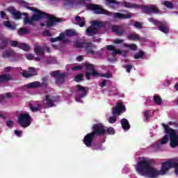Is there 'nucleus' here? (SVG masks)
Segmentation results:
<instances>
[{
    "label": "nucleus",
    "mask_w": 178,
    "mask_h": 178,
    "mask_svg": "<svg viewBox=\"0 0 178 178\" xmlns=\"http://www.w3.org/2000/svg\"><path fill=\"white\" fill-rule=\"evenodd\" d=\"M28 9L29 10H32L36 14H34L31 17H29L26 16L24 18V24H31V26H35V23L34 22H40L41 19H48L46 22V26L47 29L51 27H54L56 26L57 23H60L63 22V19L61 18L55 17L54 15H49V14L47 13H44L34 7H29Z\"/></svg>",
    "instance_id": "f257e3e1"
},
{
    "label": "nucleus",
    "mask_w": 178,
    "mask_h": 178,
    "mask_svg": "<svg viewBox=\"0 0 178 178\" xmlns=\"http://www.w3.org/2000/svg\"><path fill=\"white\" fill-rule=\"evenodd\" d=\"M92 132L88 134L83 138V144L88 147H92L93 151L101 149V146L99 145H92V141L96 136H104V134H106L105 127L102 124H95L92 127Z\"/></svg>",
    "instance_id": "f03ea898"
},
{
    "label": "nucleus",
    "mask_w": 178,
    "mask_h": 178,
    "mask_svg": "<svg viewBox=\"0 0 178 178\" xmlns=\"http://www.w3.org/2000/svg\"><path fill=\"white\" fill-rule=\"evenodd\" d=\"M87 8L90 10H94L95 15H106V16H113V19H119V20H125L126 19H131V17H133V14L131 13H128L127 14L112 13L105 10V8H101L99 5L97 4H88Z\"/></svg>",
    "instance_id": "7ed1b4c3"
},
{
    "label": "nucleus",
    "mask_w": 178,
    "mask_h": 178,
    "mask_svg": "<svg viewBox=\"0 0 178 178\" xmlns=\"http://www.w3.org/2000/svg\"><path fill=\"white\" fill-rule=\"evenodd\" d=\"M121 5L127 9H141L143 13H145L146 15H158V13H161V10H159L156 5L149 4L143 6L136 3H131L127 1H123Z\"/></svg>",
    "instance_id": "20e7f679"
},
{
    "label": "nucleus",
    "mask_w": 178,
    "mask_h": 178,
    "mask_svg": "<svg viewBox=\"0 0 178 178\" xmlns=\"http://www.w3.org/2000/svg\"><path fill=\"white\" fill-rule=\"evenodd\" d=\"M163 129L166 134L161 139V144H166L169 141L170 137V145L172 148H176L178 145V134L176 130L169 127V125L165 124H162Z\"/></svg>",
    "instance_id": "39448f33"
},
{
    "label": "nucleus",
    "mask_w": 178,
    "mask_h": 178,
    "mask_svg": "<svg viewBox=\"0 0 178 178\" xmlns=\"http://www.w3.org/2000/svg\"><path fill=\"white\" fill-rule=\"evenodd\" d=\"M123 112H126V106H124L123 101L120 100L116 103L115 106L113 107L111 111L113 116L109 118L108 122L111 124L116 123V120H118L116 117L120 116Z\"/></svg>",
    "instance_id": "423d86ee"
},
{
    "label": "nucleus",
    "mask_w": 178,
    "mask_h": 178,
    "mask_svg": "<svg viewBox=\"0 0 178 178\" xmlns=\"http://www.w3.org/2000/svg\"><path fill=\"white\" fill-rule=\"evenodd\" d=\"M86 67V70H90L91 72L87 71L86 72V77L87 80H91V77L90 76H92V77H106V79H111V73L107 72L106 74H99L97 70H95V67L92 64L86 63L85 64Z\"/></svg>",
    "instance_id": "0eeeda50"
},
{
    "label": "nucleus",
    "mask_w": 178,
    "mask_h": 178,
    "mask_svg": "<svg viewBox=\"0 0 178 178\" xmlns=\"http://www.w3.org/2000/svg\"><path fill=\"white\" fill-rule=\"evenodd\" d=\"M91 25L92 26H89L86 31V34L88 37H94V35L98 34V29L96 27H99V29H102V27H105L104 22L99 21H92L91 22Z\"/></svg>",
    "instance_id": "6e6552de"
},
{
    "label": "nucleus",
    "mask_w": 178,
    "mask_h": 178,
    "mask_svg": "<svg viewBox=\"0 0 178 178\" xmlns=\"http://www.w3.org/2000/svg\"><path fill=\"white\" fill-rule=\"evenodd\" d=\"M151 168V161L146 159L138 162L136 170L141 176H145Z\"/></svg>",
    "instance_id": "1a4fd4ad"
},
{
    "label": "nucleus",
    "mask_w": 178,
    "mask_h": 178,
    "mask_svg": "<svg viewBox=\"0 0 178 178\" xmlns=\"http://www.w3.org/2000/svg\"><path fill=\"white\" fill-rule=\"evenodd\" d=\"M148 22L149 23H153L154 26H157L159 30L164 34H168L169 33V28H168V22L165 20L159 21L154 18H149Z\"/></svg>",
    "instance_id": "9d476101"
},
{
    "label": "nucleus",
    "mask_w": 178,
    "mask_h": 178,
    "mask_svg": "<svg viewBox=\"0 0 178 178\" xmlns=\"http://www.w3.org/2000/svg\"><path fill=\"white\" fill-rule=\"evenodd\" d=\"M17 123L24 129L29 127V126L31 124V115H30L29 113L19 114L18 116Z\"/></svg>",
    "instance_id": "9b49d317"
},
{
    "label": "nucleus",
    "mask_w": 178,
    "mask_h": 178,
    "mask_svg": "<svg viewBox=\"0 0 178 178\" xmlns=\"http://www.w3.org/2000/svg\"><path fill=\"white\" fill-rule=\"evenodd\" d=\"M51 77L55 79V83L57 86H61L65 83V79L66 78V72L60 73V70L53 71L51 73Z\"/></svg>",
    "instance_id": "f8f14e48"
},
{
    "label": "nucleus",
    "mask_w": 178,
    "mask_h": 178,
    "mask_svg": "<svg viewBox=\"0 0 178 178\" xmlns=\"http://www.w3.org/2000/svg\"><path fill=\"white\" fill-rule=\"evenodd\" d=\"M8 10L10 13H11L13 16H14V19H15V20H20V19H22V15L25 16V17H26V16H29V14H27L26 13H22L20 11L16 10V8L14 6H10L8 8Z\"/></svg>",
    "instance_id": "ddd939ff"
},
{
    "label": "nucleus",
    "mask_w": 178,
    "mask_h": 178,
    "mask_svg": "<svg viewBox=\"0 0 178 178\" xmlns=\"http://www.w3.org/2000/svg\"><path fill=\"white\" fill-rule=\"evenodd\" d=\"M175 160L176 159H173L172 160L168 161L162 163L161 169L160 170L161 175H165L166 172L168 171L170 168H173Z\"/></svg>",
    "instance_id": "4468645a"
},
{
    "label": "nucleus",
    "mask_w": 178,
    "mask_h": 178,
    "mask_svg": "<svg viewBox=\"0 0 178 178\" xmlns=\"http://www.w3.org/2000/svg\"><path fill=\"white\" fill-rule=\"evenodd\" d=\"M10 42V39L5 37L3 34L0 33V49L1 50L6 49Z\"/></svg>",
    "instance_id": "2eb2a0df"
},
{
    "label": "nucleus",
    "mask_w": 178,
    "mask_h": 178,
    "mask_svg": "<svg viewBox=\"0 0 178 178\" xmlns=\"http://www.w3.org/2000/svg\"><path fill=\"white\" fill-rule=\"evenodd\" d=\"M22 76L26 79H30V77H33V76H37V71L35 68L31 67L29 68L28 71H24L22 72Z\"/></svg>",
    "instance_id": "dca6fc26"
},
{
    "label": "nucleus",
    "mask_w": 178,
    "mask_h": 178,
    "mask_svg": "<svg viewBox=\"0 0 178 178\" xmlns=\"http://www.w3.org/2000/svg\"><path fill=\"white\" fill-rule=\"evenodd\" d=\"M147 176L150 178H156L159 176V175H162L160 170H158L152 167L149 168V170L146 173Z\"/></svg>",
    "instance_id": "f3484780"
},
{
    "label": "nucleus",
    "mask_w": 178,
    "mask_h": 178,
    "mask_svg": "<svg viewBox=\"0 0 178 178\" xmlns=\"http://www.w3.org/2000/svg\"><path fill=\"white\" fill-rule=\"evenodd\" d=\"M76 88L77 92H81L79 95V98H84V97H87L88 92L87 91V89H86V87L81 85H77Z\"/></svg>",
    "instance_id": "a211bd4d"
},
{
    "label": "nucleus",
    "mask_w": 178,
    "mask_h": 178,
    "mask_svg": "<svg viewBox=\"0 0 178 178\" xmlns=\"http://www.w3.org/2000/svg\"><path fill=\"white\" fill-rule=\"evenodd\" d=\"M111 30L113 33H115V34L120 37L124 35V29L120 26L114 25L112 26Z\"/></svg>",
    "instance_id": "6ab92c4d"
},
{
    "label": "nucleus",
    "mask_w": 178,
    "mask_h": 178,
    "mask_svg": "<svg viewBox=\"0 0 178 178\" xmlns=\"http://www.w3.org/2000/svg\"><path fill=\"white\" fill-rule=\"evenodd\" d=\"M12 80H13V78L9 74H3L0 75V83H8Z\"/></svg>",
    "instance_id": "aec40b11"
},
{
    "label": "nucleus",
    "mask_w": 178,
    "mask_h": 178,
    "mask_svg": "<svg viewBox=\"0 0 178 178\" xmlns=\"http://www.w3.org/2000/svg\"><path fill=\"white\" fill-rule=\"evenodd\" d=\"M3 58H15L16 56V53L13 49H6L3 52Z\"/></svg>",
    "instance_id": "412c9836"
},
{
    "label": "nucleus",
    "mask_w": 178,
    "mask_h": 178,
    "mask_svg": "<svg viewBox=\"0 0 178 178\" xmlns=\"http://www.w3.org/2000/svg\"><path fill=\"white\" fill-rule=\"evenodd\" d=\"M46 108H52L55 106V99H51L49 95H45Z\"/></svg>",
    "instance_id": "4be33fe9"
},
{
    "label": "nucleus",
    "mask_w": 178,
    "mask_h": 178,
    "mask_svg": "<svg viewBox=\"0 0 178 178\" xmlns=\"http://www.w3.org/2000/svg\"><path fill=\"white\" fill-rule=\"evenodd\" d=\"M121 126L123 130H130V123H129V120L126 118H122L121 120Z\"/></svg>",
    "instance_id": "5701e85b"
},
{
    "label": "nucleus",
    "mask_w": 178,
    "mask_h": 178,
    "mask_svg": "<svg viewBox=\"0 0 178 178\" xmlns=\"http://www.w3.org/2000/svg\"><path fill=\"white\" fill-rule=\"evenodd\" d=\"M128 40L131 41H143V38H140L138 33H136L129 35Z\"/></svg>",
    "instance_id": "b1692460"
},
{
    "label": "nucleus",
    "mask_w": 178,
    "mask_h": 178,
    "mask_svg": "<svg viewBox=\"0 0 178 178\" xmlns=\"http://www.w3.org/2000/svg\"><path fill=\"white\" fill-rule=\"evenodd\" d=\"M75 22H76V24L79 25V27H84L86 26V20L79 15L75 17Z\"/></svg>",
    "instance_id": "393cba45"
},
{
    "label": "nucleus",
    "mask_w": 178,
    "mask_h": 178,
    "mask_svg": "<svg viewBox=\"0 0 178 178\" xmlns=\"http://www.w3.org/2000/svg\"><path fill=\"white\" fill-rule=\"evenodd\" d=\"M84 47L88 54H90V55H95V51H94V50H92V47H93L92 43H91V42L88 43V44L85 43Z\"/></svg>",
    "instance_id": "a878e982"
},
{
    "label": "nucleus",
    "mask_w": 178,
    "mask_h": 178,
    "mask_svg": "<svg viewBox=\"0 0 178 178\" xmlns=\"http://www.w3.org/2000/svg\"><path fill=\"white\" fill-rule=\"evenodd\" d=\"M41 86V82L40 81H34L29 83L26 85L27 88H38Z\"/></svg>",
    "instance_id": "bb28decb"
},
{
    "label": "nucleus",
    "mask_w": 178,
    "mask_h": 178,
    "mask_svg": "<svg viewBox=\"0 0 178 178\" xmlns=\"http://www.w3.org/2000/svg\"><path fill=\"white\" fill-rule=\"evenodd\" d=\"M29 109L32 111L33 112H38L40 109H41V104H37V106H35V104H33L31 103H29L28 105Z\"/></svg>",
    "instance_id": "cd10ccee"
},
{
    "label": "nucleus",
    "mask_w": 178,
    "mask_h": 178,
    "mask_svg": "<svg viewBox=\"0 0 178 178\" xmlns=\"http://www.w3.org/2000/svg\"><path fill=\"white\" fill-rule=\"evenodd\" d=\"M34 52L36 54V55L41 56L44 55V47L41 46H35L34 49Z\"/></svg>",
    "instance_id": "c85d7f7f"
},
{
    "label": "nucleus",
    "mask_w": 178,
    "mask_h": 178,
    "mask_svg": "<svg viewBox=\"0 0 178 178\" xmlns=\"http://www.w3.org/2000/svg\"><path fill=\"white\" fill-rule=\"evenodd\" d=\"M65 40V33H60L59 36L57 38H51V42H57V41H63Z\"/></svg>",
    "instance_id": "c756f323"
},
{
    "label": "nucleus",
    "mask_w": 178,
    "mask_h": 178,
    "mask_svg": "<svg viewBox=\"0 0 178 178\" xmlns=\"http://www.w3.org/2000/svg\"><path fill=\"white\" fill-rule=\"evenodd\" d=\"M65 34L67 37H74V35H77V32L73 29H67L65 30Z\"/></svg>",
    "instance_id": "7c9ffc66"
},
{
    "label": "nucleus",
    "mask_w": 178,
    "mask_h": 178,
    "mask_svg": "<svg viewBox=\"0 0 178 178\" xmlns=\"http://www.w3.org/2000/svg\"><path fill=\"white\" fill-rule=\"evenodd\" d=\"M153 101L156 105H162V98H161V96L159 95H154Z\"/></svg>",
    "instance_id": "2f4dec72"
},
{
    "label": "nucleus",
    "mask_w": 178,
    "mask_h": 178,
    "mask_svg": "<svg viewBox=\"0 0 178 178\" xmlns=\"http://www.w3.org/2000/svg\"><path fill=\"white\" fill-rule=\"evenodd\" d=\"M29 33H30V31H29V29L27 28H20L18 30L19 35H24L26 34H29Z\"/></svg>",
    "instance_id": "473e14b6"
},
{
    "label": "nucleus",
    "mask_w": 178,
    "mask_h": 178,
    "mask_svg": "<svg viewBox=\"0 0 178 178\" xmlns=\"http://www.w3.org/2000/svg\"><path fill=\"white\" fill-rule=\"evenodd\" d=\"M106 49L108 51H113V52L111 53V55H112V56H113V58H115V56H116L117 54H116V51H115V47L113 45L111 44V45L106 46Z\"/></svg>",
    "instance_id": "72a5a7b5"
},
{
    "label": "nucleus",
    "mask_w": 178,
    "mask_h": 178,
    "mask_svg": "<svg viewBox=\"0 0 178 178\" xmlns=\"http://www.w3.org/2000/svg\"><path fill=\"white\" fill-rule=\"evenodd\" d=\"M42 82L40 83V88L44 87V88H47L48 87V78L47 76L42 78Z\"/></svg>",
    "instance_id": "f704fd0d"
},
{
    "label": "nucleus",
    "mask_w": 178,
    "mask_h": 178,
    "mask_svg": "<svg viewBox=\"0 0 178 178\" xmlns=\"http://www.w3.org/2000/svg\"><path fill=\"white\" fill-rule=\"evenodd\" d=\"M125 48H129L131 51H136L137 49V45L136 44H124Z\"/></svg>",
    "instance_id": "c9c22d12"
},
{
    "label": "nucleus",
    "mask_w": 178,
    "mask_h": 178,
    "mask_svg": "<svg viewBox=\"0 0 178 178\" xmlns=\"http://www.w3.org/2000/svg\"><path fill=\"white\" fill-rule=\"evenodd\" d=\"M18 47L20 49H23V51H29L30 49V47L26 43H19Z\"/></svg>",
    "instance_id": "e433bc0d"
},
{
    "label": "nucleus",
    "mask_w": 178,
    "mask_h": 178,
    "mask_svg": "<svg viewBox=\"0 0 178 178\" xmlns=\"http://www.w3.org/2000/svg\"><path fill=\"white\" fill-rule=\"evenodd\" d=\"M86 42L76 41L74 43L75 48H84Z\"/></svg>",
    "instance_id": "4c0bfd02"
},
{
    "label": "nucleus",
    "mask_w": 178,
    "mask_h": 178,
    "mask_svg": "<svg viewBox=\"0 0 178 178\" xmlns=\"http://www.w3.org/2000/svg\"><path fill=\"white\" fill-rule=\"evenodd\" d=\"M84 77V75L83 74H77L74 77V81H76V83H80V81H83V78Z\"/></svg>",
    "instance_id": "58836bf2"
},
{
    "label": "nucleus",
    "mask_w": 178,
    "mask_h": 178,
    "mask_svg": "<svg viewBox=\"0 0 178 178\" xmlns=\"http://www.w3.org/2000/svg\"><path fill=\"white\" fill-rule=\"evenodd\" d=\"M144 56V51H140L138 53H136L134 56V59H141Z\"/></svg>",
    "instance_id": "ea45409f"
},
{
    "label": "nucleus",
    "mask_w": 178,
    "mask_h": 178,
    "mask_svg": "<svg viewBox=\"0 0 178 178\" xmlns=\"http://www.w3.org/2000/svg\"><path fill=\"white\" fill-rule=\"evenodd\" d=\"M178 159H175V161H174V164L172 165V168H175V173L177 176H178Z\"/></svg>",
    "instance_id": "a19ab883"
},
{
    "label": "nucleus",
    "mask_w": 178,
    "mask_h": 178,
    "mask_svg": "<svg viewBox=\"0 0 178 178\" xmlns=\"http://www.w3.org/2000/svg\"><path fill=\"white\" fill-rule=\"evenodd\" d=\"M149 113H151L150 111H145L144 112L145 122H149Z\"/></svg>",
    "instance_id": "79ce46f5"
},
{
    "label": "nucleus",
    "mask_w": 178,
    "mask_h": 178,
    "mask_svg": "<svg viewBox=\"0 0 178 178\" xmlns=\"http://www.w3.org/2000/svg\"><path fill=\"white\" fill-rule=\"evenodd\" d=\"M109 134L111 136H113V134H115V129H113V127H109L107 129H106V134Z\"/></svg>",
    "instance_id": "37998d69"
},
{
    "label": "nucleus",
    "mask_w": 178,
    "mask_h": 178,
    "mask_svg": "<svg viewBox=\"0 0 178 178\" xmlns=\"http://www.w3.org/2000/svg\"><path fill=\"white\" fill-rule=\"evenodd\" d=\"M10 47H14L19 48V45H20V43L16 40H10Z\"/></svg>",
    "instance_id": "c03bdc74"
},
{
    "label": "nucleus",
    "mask_w": 178,
    "mask_h": 178,
    "mask_svg": "<svg viewBox=\"0 0 178 178\" xmlns=\"http://www.w3.org/2000/svg\"><path fill=\"white\" fill-rule=\"evenodd\" d=\"M124 69H126L127 73H130L131 72V70L134 68V65L129 64L124 65Z\"/></svg>",
    "instance_id": "a18cd8bd"
},
{
    "label": "nucleus",
    "mask_w": 178,
    "mask_h": 178,
    "mask_svg": "<svg viewBox=\"0 0 178 178\" xmlns=\"http://www.w3.org/2000/svg\"><path fill=\"white\" fill-rule=\"evenodd\" d=\"M75 1L76 0H65V1L66 2V5H72V3H74ZM80 1H81V3H84L87 0H80Z\"/></svg>",
    "instance_id": "49530a36"
},
{
    "label": "nucleus",
    "mask_w": 178,
    "mask_h": 178,
    "mask_svg": "<svg viewBox=\"0 0 178 178\" xmlns=\"http://www.w3.org/2000/svg\"><path fill=\"white\" fill-rule=\"evenodd\" d=\"M163 5L166 6V8H168L169 9H172L173 8V3L169 1H165L163 3Z\"/></svg>",
    "instance_id": "de8ad7c7"
},
{
    "label": "nucleus",
    "mask_w": 178,
    "mask_h": 178,
    "mask_svg": "<svg viewBox=\"0 0 178 178\" xmlns=\"http://www.w3.org/2000/svg\"><path fill=\"white\" fill-rule=\"evenodd\" d=\"M81 69H83V65H77L72 67L73 72H78L79 70H81Z\"/></svg>",
    "instance_id": "09e8293b"
},
{
    "label": "nucleus",
    "mask_w": 178,
    "mask_h": 178,
    "mask_svg": "<svg viewBox=\"0 0 178 178\" xmlns=\"http://www.w3.org/2000/svg\"><path fill=\"white\" fill-rule=\"evenodd\" d=\"M134 27H136V29H142L143 24L140 22L136 21L134 24Z\"/></svg>",
    "instance_id": "8fccbe9b"
},
{
    "label": "nucleus",
    "mask_w": 178,
    "mask_h": 178,
    "mask_svg": "<svg viewBox=\"0 0 178 178\" xmlns=\"http://www.w3.org/2000/svg\"><path fill=\"white\" fill-rule=\"evenodd\" d=\"M106 1L108 5L111 3H114V5H119V1L116 0H106Z\"/></svg>",
    "instance_id": "3c124183"
},
{
    "label": "nucleus",
    "mask_w": 178,
    "mask_h": 178,
    "mask_svg": "<svg viewBox=\"0 0 178 178\" xmlns=\"http://www.w3.org/2000/svg\"><path fill=\"white\" fill-rule=\"evenodd\" d=\"M113 42L115 44H123L124 42V40H122V39H119V38H117L115 39Z\"/></svg>",
    "instance_id": "603ef678"
},
{
    "label": "nucleus",
    "mask_w": 178,
    "mask_h": 178,
    "mask_svg": "<svg viewBox=\"0 0 178 178\" xmlns=\"http://www.w3.org/2000/svg\"><path fill=\"white\" fill-rule=\"evenodd\" d=\"M13 124H14V122H13V121H12V120H8V121H7V122H6V127H10V128H12V127H13Z\"/></svg>",
    "instance_id": "864d4df0"
},
{
    "label": "nucleus",
    "mask_w": 178,
    "mask_h": 178,
    "mask_svg": "<svg viewBox=\"0 0 178 178\" xmlns=\"http://www.w3.org/2000/svg\"><path fill=\"white\" fill-rule=\"evenodd\" d=\"M43 34L44 35H47V37H51L52 35V33L48 30L44 31Z\"/></svg>",
    "instance_id": "5fc2aeb1"
},
{
    "label": "nucleus",
    "mask_w": 178,
    "mask_h": 178,
    "mask_svg": "<svg viewBox=\"0 0 178 178\" xmlns=\"http://www.w3.org/2000/svg\"><path fill=\"white\" fill-rule=\"evenodd\" d=\"M3 24H4L5 27H7L8 29H9V27L10 26V25L12 24L10 23V21H6L3 22Z\"/></svg>",
    "instance_id": "6e6d98bb"
},
{
    "label": "nucleus",
    "mask_w": 178,
    "mask_h": 178,
    "mask_svg": "<svg viewBox=\"0 0 178 178\" xmlns=\"http://www.w3.org/2000/svg\"><path fill=\"white\" fill-rule=\"evenodd\" d=\"M14 133H15V136H17V137H22V133H23V132L17 131V130H15Z\"/></svg>",
    "instance_id": "4d7b16f0"
},
{
    "label": "nucleus",
    "mask_w": 178,
    "mask_h": 178,
    "mask_svg": "<svg viewBox=\"0 0 178 178\" xmlns=\"http://www.w3.org/2000/svg\"><path fill=\"white\" fill-rule=\"evenodd\" d=\"M26 59L29 60H32V59H34V56L33 54H29L26 56Z\"/></svg>",
    "instance_id": "13d9d810"
},
{
    "label": "nucleus",
    "mask_w": 178,
    "mask_h": 178,
    "mask_svg": "<svg viewBox=\"0 0 178 178\" xmlns=\"http://www.w3.org/2000/svg\"><path fill=\"white\" fill-rule=\"evenodd\" d=\"M12 68L10 67H5L4 68V72L5 73H9V72H10V70H11Z\"/></svg>",
    "instance_id": "bf43d9fd"
},
{
    "label": "nucleus",
    "mask_w": 178,
    "mask_h": 178,
    "mask_svg": "<svg viewBox=\"0 0 178 178\" xmlns=\"http://www.w3.org/2000/svg\"><path fill=\"white\" fill-rule=\"evenodd\" d=\"M8 29H9L10 30L15 31V30H16V26L13 25V24H11L10 25V26L8 27Z\"/></svg>",
    "instance_id": "052dcab7"
},
{
    "label": "nucleus",
    "mask_w": 178,
    "mask_h": 178,
    "mask_svg": "<svg viewBox=\"0 0 178 178\" xmlns=\"http://www.w3.org/2000/svg\"><path fill=\"white\" fill-rule=\"evenodd\" d=\"M106 86V80H103L102 84H101V87L104 88Z\"/></svg>",
    "instance_id": "680f3d73"
},
{
    "label": "nucleus",
    "mask_w": 178,
    "mask_h": 178,
    "mask_svg": "<svg viewBox=\"0 0 178 178\" xmlns=\"http://www.w3.org/2000/svg\"><path fill=\"white\" fill-rule=\"evenodd\" d=\"M78 62H81L83 60V56H79L77 57Z\"/></svg>",
    "instance_id": "e2e57ef3"
},
{
    "label": "nucleus",
    "mask_w": 178,
    "mask_h": 178,
    "mask_svg": "<svg viewBox=\"0 0 178 178\" xmlns=\"http://www.w3.org/2000/svg\"><path fill=\"white\" fill-rule=\"evenodd\" d=\"M6 16V13H5V11H1V17L3 18Z\"/></svg>",
    "instance_id": "0e129e2a"
},
{
    "label": "nucleus",
    "mask_w": 178,
    "mask_h": 178,
    "mask_svg": "<svg viewBox=\"0 0 178 178\" xmlns=\"http://www.w3.org/2000/svg\"><path fill=\"white\" fill-rule=\"evenodd\" d=\"M115 54L117 55H120L122 54V51L120 49H115Z\"/></svg>",
    "instance_id": "69168bd1"
},
{
    "label": "nucleus",
    "mask_w": 178,
    "mask_h": 178,
    "mask_svg": "<svg viewBox=\"0 0 178 178\" xmlns=\"http://www.w3.org/2000/svg\"><path fill=\"white\" fill-rule=\"evenodd\" d=\"M6 96L8 97V98H12V95L10 93V92H8L6 94Z\"/></svg>",
    "instance_id": "338daca9"
},
{
    "label": "nucleus",
    "mask_w": 178,
    "mask_h": 178,
    "mask_svg": "<svg viewBox=\"0 0 178 178\" xmlns=\"http://www.w3.org/2000/svg\"><path fill=\"white\" fill-rule=\"evenodd\" d=\"M174 88L178 91V82L175 85Z\"/></svg>",
    "instance_id": "774afa93"
}]
</instances>
